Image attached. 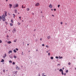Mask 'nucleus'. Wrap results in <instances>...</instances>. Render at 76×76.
I'll use <instances>...</instances> for the list:
<instances>
[{"label": "nucleus", "mask_w": 76, "mask_h": 76, "mask_svg": "<svg viewBox=\"0 0 76 76\" xmlns=\"http://www.w3.org/2000/svg\"><path fill=\"white\" fill-rule=\"evenodd\" d=\"M12 32L13 33H15V32H16V30L15 28H14L12 31Z\"/></svg>", "instance_id": "1"}, {"label": "nucleus", "mask_w": 76, "mask_h": 76, "mask_svg": "<svg viewBox=\"0 0 76 76\" xmlns=\"http://www.w3.org/2000/svg\"><path fill=\"white\" fill-rule=\"evenodd\" d=\"M18 7V4H16L15 6H13L14 8H15V7Z\"/></svg>", "instance_id": "2"}, {"label": "nucleus", "mask_w": 76, "mask_h": 76, "mask_svg": "<svg viewBox=\"0 0 76 76\" xmlns=\"http://www.w3.org/2000/svg\"><path fill=\"white\" fill-rule=\"evenodd\" d=\"M39 5V4L38 3H36L35 4V6H38Z\"/></svg>", "instance_id": "3"}, {"label": "nucleus", "mask_w": 76, "mask_h": 76, "mask_svg": "<svg viewBox=\"0 0 76 76\" xmlns=\"http://www.w3.org/2000/svg\"><path fill=\"white\" fill-rule=\"evenodd\" d=\"M16 69H17V70H19L20 68H19V67H18V66H17V65H16Z\"/></svg>", "instance_id": "4"}, {"label": "nucleus", "mask_w": 76, "mask_h": 76, "mask_svg": "<svg viewBox=\"0 0 76 76\" xmlns=\"http://www.w3.org/2000/svg\"><path fill=\"white\" fill-rule=\"evenodd\" d=\"M2 19L3 20V21L4 22L6 21V19L5 18H2Z\"/></svg>", "instance_id": "5"}, {"label": "nucleus", "mask_w": 76, "mask_h": 76, "mask_svg": "<svg viewBox=\"0 0 76 76\" xmlns=\"http://www.w3.org/2000/svg\"><path fill=\"white\" fill-rule=\"evenodd\" d=\"M49 7H50V8H52V7H53V6H52V5H51V4H50V5Z\"/></svg>", "instance_id": "6"}, {"label": "nucleus", "mask_w": 76, "mask_h": 76, "mask_svg": "<svg viewBox=\"0 0 76 76\" xmlns=\"http://www.w3.org/2000/svg\"><path fill=\"white\" fill-rule=\"evenodd\" d=\"M7 43L8 44H11V43H12V42H11V41H8L7 42Z\"/></svg>", "instance_id": "7"}, {"label": "nucleus", "mask_w": 76, "mask_h": 76, "mask_svg": "<svg viewBox=\"0 0 76 76\" xmlns=\"http://www.w3.org/2000/svg\"><path fill=\"white\" fill-rule=\"evenodd\" d=\"M10 8H11L12 6V4H9Z\"/></svg>", "instance_id": "8"}, {"label": "nucleus", "mask_w": 76, "mask_h": 76, "mask_svg": "<svg viewBox=\"0 0 76 76\" xmlns=\"http://www.w3.org/2000/svg\"><path fill=\"white\" fill-rule=\"evenodd\" d=\"M9 57L10 58H12V55H10L9 56Z\"/></svg>", "instance_id": "9"}, {"label": "nucleus", "mask_w": 76, "mask_h": 76, "mask_svg": "<svg viewBox=\"0 0 76 76\" xmlns=\"http://www.w3.org/2000/svg\"><path fill=\"white\" fill-rule=\"evenodd\" d=\"M51 38V37L50 36H48V37H47V38H48V39H50V38Z\"/></svg>", "instance_id": "10"}, {"label": "nucleus", "mask_w": 76, "mask_h": 76, "mask_svg": "<svg viewBox=\"0 0 76 76\" xmlns=\"http://www.w3.org/2000/svg\"><path fill=\"white\" fill-rule=\"evenodd\" d=\"M2 18H5V16L4 15H2Z\"/></svg>", "instance_id": "11"}, {"label": "nucleus", "mask_w": 76, "mask_h": 76, "mask_svg": "<svg viewBox=\"0 0 76 76\" xmlns=\"http://www.w3.org/2000/svg\"><path fill=\"white\" fill-rule=\"evenodd\" d=\"M15 13H17V12H18V10H15Z\"/></svg>", "instance_id": "12"}, {"label": "nucleus", "mask_w": 76, "mask_h": 76, "mask_svg": "<svg viewBox=\"0 0 76 76\" xmlns=\"http://www.w3.org/2000/svg\"><path fill=\"white\" fill-rule=\"evenodd\" d=\"M58 57H59V59H61V58H63V57H62V56L60 57V56H59Z\"/></svg>", "instance_id": "13"}, {"label": "nucleus", "mask_w": 76, "mask_h": 76, "mask_svg": "<svg viewBox=\"0 0 76 76\" xmlns=\"http://www.w3.org/2000/svg\"><path fill=\"white\" fill-rule=\"evenodd\" d=\"M1 62H4V59H2V60L1 61Z\"/></svg>", "instance_id": "14"}, {"label": "nucleus", "mask_w": 76, "mask_h": 76, "mask_svg": "<svg viewBox=\"0 0 76 76\" xmlns=\"http://www.w3.org/2000/svg\"><path fill=\"white\" fill-rule=\"evenodd\" d=\"M59 71H60V72H63V70H62V69H60L59 70Z\"/></svg>", "instance_id": "15"}, {"label": "nucleus", "mask_w": 76, "mask_h": 76, "mask_svg": "<svg viewBox=\"0 0 76 76\" xmlns=\"http://www.w3.org/2000/svg\"><path fill=\"white\" fill-rule=\"evenodd\" d=\"M53 58H53V57L52 56V57H50V59H51V60H53Z\"/></svg>", "instance_id": "16"}, {"label": "nucleus", "mask_w": 76, "mask_h": 76, "mask_svg": "<svg viewBox=\"0 0 76 76\" xmlns=\"http://www.w3.org/2000/svg\"><path fill=\"white\" fill-rule=\"evenodd\" d=\"M27 11H29V8H27Z\"/></svg>", "instance_id": "17"}, {"label": "nucleus", "mask_w": 76, "mask_h": 76, "mask_svg": "<svg viewBox=\"0 0 76 76\" xmlns=\"http://www.w3.org/2000/svg\"><path fill=\"white\" fill-rule=\"evenodd\" d=\"M13 51H14V53H16V50L14 49L13 50Z\"/></svg>", "instance_id": "18"}, {"label": "nucleus", "mask_w": 76, "mask_h": 76, "mask_svg": "<svg viewBox=\"0 0 76 76\" xmlns=\"http://www.w3.org/2000/svg\"><path fill=\"white\" fill-rule=\"evenodd\" d=\"M11 21L12 22V23H13V20H11Z\"/></svg>", "instance_id": "19"}, {"label": "nucleus", "mask_w": 76, "mask_h": 76, "mask_svg": "<svg viewBox=\"0 0 76 76\" xmlns=\"http://www.w3.org/2000/svg\"><path fill=\"white\" fill-rule=\"evenodd\" d=\"M14 58H17V57H16V56H14Z\"/></svg>", "instance_id": "20"}, {"label": "nucleus", "mask_w": 76, "mask_h": 76, "mask_svg": "<svg viewBox=\"0 0 76 76\" xmlns=\"http://www.w3.org/2000/svg\"><path fill=\"white\" fill-rule=\"evenodd\" d=\"M61 74L62 75H64V73H63V71H62L61 72Z\"/></svg>", "instance_id": "21"}, {"label": "nucleus", "mask_w": 76, "mask_h": 76, "mask_svg": "<svg viewBox=\"0 0 76 76\" xmlns=\"http://www.w3.org/2000/svg\"><path fill=\"white\" fill-rule=\"evenodd\" d=\"M68 70H66V73H68Z\"/></svg>", "instance_id": "22"}, {"label": "nucleus", "mask_w": 76, "mask_h": 76, "mask_svg": "<svg viewBox=\"0 0 76 76\" xmlns=\"http://www.w3.org/2000/svg\"><path fill=\"white\" fill-rule=\"evenodd\" d=\"M10 26H13V24H12V23H10Z\"/></svg>", "instance_id": "23"}, {"label": "nucleus", "mask_w": 76, "mask_h": 76, "mask_svg": "<svg viewBox=\"0 0 76 76\" xmlns=\"http://www.w3.org/2000/svg\"><path fill=\"white\" fill-rule=\"evenodd\" d=\"M12 64H13V65H15V62H13L12 63Z\"/></svg>", "instance_id": "24"}, {"label": "nucleus", "mask_w": 76, "mask_h": 76, "mask_svg": "<svg viewBox=\"0 0 76 76\" xmlns=\"http://www.w3.org/2000/svg\"><path fill=\"white\" fill-rule=\"evenodd\" d=\"M48 56H50V53H48Z\"/></svg>", "instance_id": "25"}, {"label": "nucleus", "mask_w": 76, "mask_h": 76, "mask_svg": "<svg viewBox=\"0 0 76 76\" xmlns=\"http://www.w3.org/2000/svg\"><path fill=\"white\" fill-rule=\"evenodd\" d=\"M9 63H12V61H10Z\"/></svg>", "instance_id": "26"}, {"label": "nucleus", "mask_w": 76, "mask_h": 76, "mask_svg": "<svg viewBox=\"0 0 76 76\" xmlns=\"http://www.w3.org/2000/svg\"><path fill=\"white\" fill-rule=\"evenodd\" d=\"M7 11H5V14H7Z\"/></svg>", "instance_id": "27"}, {"label": "nucleus", "mask_w": 76, "mask_h": 76, "mask_svg": "<svg viewBox=\"0 0 76 76\" xmlns=\"http://www.w3.org/2000/svg\"><path fill=\"white\" fill-rule=\"evenodd\" d=\"M18 25H20V23H18Z\"/></svg>", "instance_id": "28"}, {"label": "nucleus", "mask_w": 76, "mask_h": 76, "mask_svg": "<svg viewBox=\"0 0 76 76\" xmlns=\"http://www.w3.org/2000/svg\"><path fill=\"white\" fill-rule=\"evenodd\" d=\"M60 5H58V8H59L60 7Z\"/></svg>", "instance_id": "29"}, {"label": "nucleus", "mask_w": 76, "mask_h": 76, "mask_svg": "<svg viewBox=\"0 0 76 76\" xmlns=\"http://www.w3.org/2000/svg\"><path fill=\"white\" fill-rule=\"evenodd\" d=\"M56 58L58 59V56H56Z\"/></svg>", "instance_id": "30"}, {"label": "nucleus", "mask_w": 76, "mask_h": 76, "mask_svg": "<svg viewBox=\"0 0 76 76\" xmlns=\"http://www.w3.org/2000/svg\"><path fill=\"white\" fill-rule=\"evenodd\" d=\"M15 50H17V51H18V48H16Z\"/></svg>", "instance_id": "31"}, {"label": "nucleus", "mask_w": 76, "mask_h": 76, "mask_svg": "<svg viewBox=\"0 0 76 76\" xmlns=\"http://www.w3.org/2000/svg\"><path fill=\"white\" fill-rule=\"evenodd\" d=\"M42 45V47H44V45H45L44 44H43Z\"/></svg>", "instance_id": "32"}, {"label": "nucleus", "mask_w": 76, "mask_h": 76, "mask_svg": "<svg viewBox=\"0 0 76 76\" xmlns=\"http://www.w3.org/2000/svg\"><path fill=\"white\" fill-rule=\"evenodd\" d=\"M46 47H47V48H48V45H46Z\"/></svg>", "instance_id": "33"}, {"label": "nucleus", "mask_w": 76, "mask_h": 76, "mask_svg": "<svg viewBox=\"0 0 76 76\" xmlns=\"http://www.w3.org/2000/svg\"><path fill=\"white\" fill-rule=\"evenodd\" d=\"M48 52H49V50H48V51H46L47 53H48Z\"/></svg>", "instance_id": "34"}, {"label": "nucleus", "mask_w": 76, "mask_h": 76, "mask_svg": "<svg viewBox=\"0 0 76 76\" xmlns=\"http://www.w3.org/2000/svg\"><path fill=\"white\" fill-rule=\"evenodd\" d=\"M22 9L23 8V5H22Z\"/></svg>", "instance_id": "35"}, {"label": "nucleus", "mask_w": 76, "mask_h": 76, "mask_svg": "<svg viewBox=\"0 0 76 76\" xmlns=\"http://www.w3.org/2000/svg\"><path fill=\"white\" fill-rule=\"evenodd\" d=\"M3 72L4 73H5V70H3Z\"/></svg>", "instance_id": "36"}, {"label": "nucleus", "mask_w": 76, "mask_h": 76, "mask_svg": "<svg viewBox=\"0 0 76 76\" xmlns=\"http://www.w3.org/2000/svg\"><path fill=\"white\" fill-rule=\"evenodd\" d=\"M2 42V41H1V40H0V43H1Z\"/></svg>", "instance_id": "37"}, {"label": "nucleus", "mask_w": 76, "mask_h": 76, "mask_svg": "<svg viewBox=\"0 0 76 76\" xmlns=\"http://www.w3.org/2000/svg\"><path fill=\"white\" fill-rule=\"evenodd\" d=\"M6 56H7L6 54H5L4 56L5 57H6Z\"/></svg>", "instance_id": "38"}, {"label": "nucleus", "mask_w": 76, "mask_h": 76, "mask_svg": "<svg viewBox=\"0 0 76 76\" xmlns=\"http://www.w3.org/2000/svg\"><path fill=\"white\" fill-rule=\"evenodd\" d=\"M61 25H62V24H63V22H61Z\"/></svg>", "instance_id": "39"}, {"label": "nucleus", "mask_w": 76, "mask_h": 76, "mask_svg": "<svg viewBox=\"0 0 76 76\" xmlns=\"http://www.w3.org/2000/svg\"><path fill=\"white\" fill-rule=\"evenodd\" d=\"M16 39L15 40H14V42H16Z\"/></svg>", "instance_id": "40"}, {"label": "nucleus", "mask_w": 76, "mask_h": 76, "mask_svg": "<svg viewBox=\"0 0 76 76\" xmlns=\"http://www.w3.org/2000/svg\"><path fill=\"white\" fill-rule=\"evenodd\" d=\"M1 18H2V17H1V16H0V19L1 20Z\"/></svg>", "instance_id": "41"}, {"label": "nucleus", "mask_w": 76, "mask_h": 76, "mask_svg": "<svg viewBox=\"0 0 76 76\" xmlns=\"http://www.w3.org/2000/svg\"><path fill=\"white\" fill-rule=\"evenodd\" d=\"M44 74H45V73H42V76H43L44 75Z\"/></svg>", "instance_id": "42"}, {"label": "nucleus", "mask_w": 76, "mask_h": 76, "mask_svg": "<svg viewBox=\"0 0 76 76\" xmlns=\"http://www.w3.org/2000/svg\"><path fill=\"white\" fill-rule=\"evenodd\" d=\"M10 51L11 53H12V50H10Z\"/></svg>", "instance_id": "43"}, {"label": "nucleus", "mask_w": 76, "mask_h": 76, "mask_svg": "<svg viewBox=\"0 0 76 76\" xmlns=\"http://www.w3.org/2000/svg\"><path fill=\"white\" fill-rule=\"evenodd\" d=\"M70 64H71V63H70V62H69V63H68L69 65H70Z\"/></svg>", "instance_id": "44"}, {"label": "nucleus", "mask_w": 76, "mask_h": 76, "mask_svg": "<svg viewBox=\"0 0 76 76\" xmlns=\"http://www.w3.org/2000/svg\"><path fill=\"white\" fill-rule=\"evenodd\" d=\"M23 52H22V55H23Z\"/></svg>", "instance_id": "45"}, {"label": "nucleus", "mask_w": 76, "mask_h": 76, "mask_svg": "<svg viewBox=\"0 0 76 76\" xmlns=\"http://www.w3.org/2000/svg\"><path fill=\"white\" fill-rule=\"evenodd\" d=\"M19 19H20V20L21 18V17H19Z\"/></svg>", "instance_id": "46"}, {"label": "nucleus", "mask_w": 76, "mask_h": 76, "mask_svg": "<svg viewBox=\"0 0 76 76\" xmlns=\"http://www.w3.org/2000/svg\"><path fill=\"white\" fill-rule=\"evenodd\" d=\"M58 66H60V64H58Z\"/></svg>", "instance_id": "47"}, {"label": "nucleus", "mask_w": 76, "mask_h": 76, "mask_svg": "<svg viewBox=\"0 0 76 76\" xmlns=\"http://www.w3.org/2000/svg\"><path fill=\"white\" fill-rule=\"evenodd\" d=\"M54 11H56V9H54Z\"/></svg>", "instance_id": "48"}, {"label": "nucleus", "mask_w": 76, "mask_h": 76, "mask_svg": "<svg viewBox=\"0 0 76 76\" xmlns=\"http://www.w3.org/2000/svg\"><path fill=\"white\" fill-rule=\"evenodd\" d=\"M5 16H7V14H5Z\"/></svg>", "instance_id": "49"}, {"label": "nucleus", "mask_w": 76, "mask_h": 76, "mask_svg": "<svg viewBox=\"0 0 76 76\" xmlns=\"http://www.w3.org/2000/svg\"><path fill=\"white\" fill-rule=\"evenodd\" d=\"M66 75V73H65L64 74V75Z\"/></svg>", "instance_id": "50"}, {"label": "nucleus", "mask_w": 76, "mask_h": 76, "mask_svg": "<svg viewBox=\"0 0 76 76\" xmlns=\"http://www.w3.org/2000/svg\"><path fill=\"white\" fill-rule=\"evenodd\" d=\"M39 76H41V75H40V74H39V75H38Z\"/></svg>", "instance_id": "51"}, {"label": "nucleus", "mask_w": 76, "mask_h": 76, "mask_svg": "<svg viewBox=\"0 0 76 76\" xmlns=\"http://www.w3.org/2000/svg\"><path fill=\"white\" fill-rule=\"evenodd\" d=\"M40 41H42V38H40Z\"/></svg>", "instance_id": "52"}, {"label": "nucleus", "mask_w": 76, "mask_h": 76, "mask_svg": "<svg viewBox=\"0 0 76 76\" xmlns=\"http://www.w3.org/2000/svg\"><path fill=\"white\" fill-rule=\"evenodd\" d=\"M12 15H14V16H15V14H12Z\"/></svg>", "instance_id": "53"}, {"label": "nucleus", "mask_w": 76, "mask_h": 76, "mask_svg": "<svg viewBox=\"0 0 76 76\" xmlns=\"http://www.w3.org/2000/svg\"><path fill=\"white\" fill-rule=\"evenodd\" d=\"M5 23H6V24H7V22H5Z\"/></svg>", "instance_id": "54"}, {"label": "nucleus", "mask_w": 76, "mask_h": 76, "mask_svg": "<svg viewBox=\"0 0 76 76\" xmlns=\"http://www.w3.org/2000/svg\"><path fill=\"white\" fill-rule=\"evenodd\" d=\"M10 51H9V52H8V53L9 54H10Z\"/></svg>", "instance_id": "55"}, {"label": "nucleus", "mask_w": 76, "mask_h": 76, "mask_svg": "<svg viewBox=\"0 0 76 76\" xmlns=\"http://www.w3.org/2000/svg\"><path fill=\"white\" fill-rule=\"evenodd\" d=\"M64 67H63V68H62V69H63V70H64Z\"/></svg>", "instance_id": "56"}, {"label": "nucleus", "mask_w": 76, "mask_h": 76, "mask_svg": "<svg viewBox=\"0 0 76 76\" xmlns=\"http://www.w3.org/2000/svg\"><path fill=\"white\" fill-rule=\"evenodd\" d=\"M3 57L4 58H5V56H3Z\"/></svg>", "instance_id": "57"}, {"label": "nucleus", "mask_w": 76, "mask_h": 76, "mask_svg": "<svg viewBox=\"0 0 76 76\" xmlns=\"http://www.w3.org/2000/svg\"><path fill=\"white\" fill-rule=\"evenodd\" d=\"M52 16H53V17H54V15H52Z\"/></svg>", "instance_id": "58"}, {"label": "nucleus", "mask_w": 76, "mask_h": 76, "mask_svg": "<svg viewBox=\"0 0 76 76\" xmlns=\"http://www.w3.org/2000/svg\"><path fill=\"white\" fill-rule=\"evenodd\" d=\"M15 15L13 16V18H15Z\"/></svg>", "instance_id": "59"}, {"label": "nucleus", "mask_w": 76, "mask_h": 76, "mask_svg": "<svg viewBox=\"0 0 76 76\" xmlns=\"http://www.w3.org/2000/svg\"><path fill=\"white\" fill-rule=\"evenodd\" d=\"M36 31V29H34V31Z\"/></svg>", "instance_id": "60"}, {"label": "nucleus", "mask_w": 76, "mask_h": 76, "mask_svg": "<svg viewBox=\"0 0 76 76\" xmlns=\"http://www.w3.org/2000/svg\"><path fill=\"white\" fill-rule=\"evenodd\" d=\"M29 45V44H27V45Z\"/></svg>", "instance_id": "61"}, {"label": "nucleus", "mask_w": 76, "mask_h": 76, "mask_svg": "<svg viewBox=\"0 0 76 76\" xmlns=\"http://www.w3.org/2000/svg\"><path fill=\"white\" fill-rule=\"evenodd\" d=\"M23 8H25V7H23Z\"/></svg>", "instance_id": "62"}, {"label": "nucleus", "mask_w": 76, "mask_h": 76, "mask_svg": "<svg viewBox=\"0 0 76 76\" xmlns=\"http://www.w3.org/2000/svg\"><path fill=\"white\" fill-rule=\"evenodd\" d=\"M6 1H7L8 0H6Z\"/></svg>", "instance_id": "63"}, {"label": "nucleus", "mask_w": 76, "mask_h": 76, "mask_svg": "<svg viewBox=\"0 0 76 76\" xmlns=\"http://www.w3.org/2000/svg\"><path fill=\"white\" fill-rule=\"evenodd\" d=\"M5 47H6V45H5Z\"/></svg>", "instance_id": "64"}]
</instances>
